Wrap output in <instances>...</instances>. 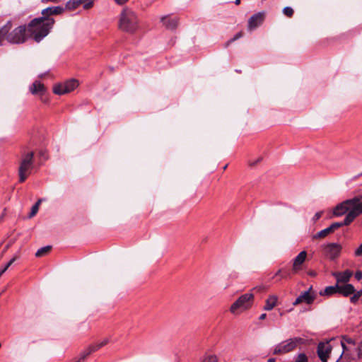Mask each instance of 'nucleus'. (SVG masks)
I'll list each match as a JSON object with an SVG mask.
<instances>
[{
	"instance_id": "20e7f679",
	"label": "nucleus",
	"mask_w": 362,
	"mask_h": 362,
	"mask_svg": "<svg viewBox=\"0 0 362 362\" xmlns=\"http://www.w3.org/2000/svg\"><path fill=\"white\" fill-rule=\"evenodd\" d=\"M34 155L33 151L23 150L21 153L18 169L19 182L21 183L25 181L34 168Z\"/></svg>"
},
{
	"instance_id": "473e14b6",
	"label": "nucleus",
	"mask_w": 362,
	"mask_h": 362,
	"mask_svg": "<svg viewBox=\"0 0 362 362\" xmlns=\"http://www.w3.org/2000/svg\"><path fill=\"white\" fill-rule=\"evenodd\" d=\"M354 255L356 257H361L362 256V243L360 245V246L355 250Z\"/></svg>"
},
{
	"instance_id": "f8f14e48",
	"label": "nucleus",
	"mask_w": 362,
	"mask_h": 362,
	"mask_svg": "<svg viewBox=\"0 0 362 362\" xmlns=\"http://www.w3.org/2000/svg\"><path fill=\"white\" fill-rule=\"evenodd\" d=\"M264 12H259L252 16L248 20V29L252 30L260 25L264 21Z\"/></svg>"
},
{
	"instance_id": "58836bf2",
	"label": "nucleus",
	"mask_w": 362,
	"mask_h": 362,
	"mask_svg": "<svg viewBox=\"0 0 362 362\" xmlns=\"http://www.w3.org/2000/svg\"><path fill=\"white\" fill-rule=\"evenodd\" d=\"M60 0H42V3H48V2H52V3H57Z\"/></svg>"
},
{
	"instance_id": "2f4dec72",
	"label": "nucleus",
	"mask_w": 362,
	"mask_h": 362,
	"mask_svg": "<svg viewBox=\"0 0 362 362\" xmlns=\"http://www.w3.org/2000/svg\"><path fill=\"white\" fill-rule=\"evenodd\" d=\"M322 214H323V211L317 212L313 217V222H316L317 220H319L321 218Z\"/></svg>"
},
{
	"instance_id": "f704fd0d",
	"label": "nucleus",
	"mask_w": 362,
	"mask_h": 362,
	"mask_svg": "<svg viewBox=\"0 0 362 362\" xmlns=\"http://www.w3.org/2000/svg\"><path fill=\"white\" fill-rule=\"evenodd\" d=\"M341 341H344V343H347V344H354V341L353 339H351V338H348V337H344L342 340Z\"/></svg>"
},
{
	"instance_id": "de8ad7c7",
	"label": "nucleus",
	"mask_w": 362,
	"mask_h": 362,
	"mask_svg": "<svg viewBox=\"0 0 362 362\" xmlns=\"http://www.w3.org/2000/svg\"><path fill=\"white\" fill-rule=\"evenodd\" d=\"M233 277H234V278H237V277H238V274H237L236 273H235V274H234Z\"/></svg>"
},
{
	"instance_id": "ddd939ff",
	"label": "nucleus",
	"mask_w": 362,
	"mask_h": 362,
	"mask_svg": "<svg viewBox=\"0 0 362 362\" xmlns=\"http://www.w3.org/2000/svg\"><path fill=\"white\" fill-rule=\"evenodd\" d=\"M312 290V286L309 288V289L306 291L303 292L293 302V305H296L301 303H306L307 304H311L315 300V295H312L310 291Z\"/></svg>"
},
{
	"instance_id": "393cba45",
	"label": "nucleus",
	"mask_w": 362,
	"mask_h": 362,
	"mask_svg": "<svg viewBox=\"0 0 362 362\" xmlns=\"http://www.w3.org/2000/svg\"><path fill=\"white\" fill-rule=\"evenodd\" d=\"M354 295L350 298V301L352 303H356L360 298L361 296H362V290H360L357 292H354L353 293Z\"/></svg>"
},
{
	"instance_id": "6ab92c4d",
	"label": "nucleus",
	"mask_w": 362,
	"mask_h": 362,
	"mask_svg": "<svg viewBox=\"0 0 362 362\" xmlns=\"http://www.w3.org/2000/svg\"><path fill=\"white\" fill-rule=\"evenodd\" d=\"M161 21L168 29L173 30L177 26V19L175 18L163 17Z\"/></svg>"
},
{
	"instance_id": "7c9ffc66",
	"label": "nucleus",
	"mask_w": 362,
	"mask_h": 362,
	"mask_svg": "<svg viewBox=\"0 0 362 362\" xmlns=\"http://www.w3.org/2000/svg\"><path fill=\"white\" fill-rule=\"evenodd\" d=\"M202 362H217V358L214 356H210L205 358Z\"/></svg>"
},
{
	"instance_id": "9b49d317",
	"label": "nucleus",
	"mask_w": 362,
	"mask_h": 362,
	"mask_svg": "<svg viewBox=\"0 0 362 362\" xmlns=\"http://www.w3.org/2000/svg\"><path fill=\"white\" fill-rule=\"evenodd\" d=\"M307 257L306 251H301L293 260L292 273L298 274L303 269V265Z\"/></svg>"
},
{
	"instance_id": "423d86ee",
	"label": "nucleus",
	"mask_w": 362,
	"mask_h": 362,
	"mask_svg": "<svg viewBox=\"0 0 362 362\" xmlns=\"http://www.w3.org/2000/svg\"><path fill=\"white\" fill-rule=\"evenodd\" d=\"M254 295L251 293L240 296L230 306V311L236 314L249 309L253 303Z\"/></svg>"
},
{
	"instance_id": "f03ea898",
	"label": "nucleus",
	"mask_w": 362,
	"mask_h": 362,
	"mask_svg": "<svg viewBox=\"0 0 362 362\" xmlns=\"http://www.w3.org/2000/svg\"><path fill=\"white\" fill-rule=\"evenodd\" d=\"M54 24V18H35L28 25V35L39 42L46 37Z\"/></svg>"
},
{
	"instance_id": "a211bd4d",
	"label": "nucleus",
	"mask_w": 362,
	"mask_h": 362,
	"mask_svg": "<svg viewBox=\"0 0 362 362\" xmlns=\"http://www.w3.org/2000/svg\"><path fill=\"white\" fill-rule=\"evenodd\" d=\"M355 292L354 286L350 284H346L344 285L339 284L338 293L343 295L344 296H349Z\"/></svg>"
},
{
	"instance_id": "c756f323",
	"label": "nucleus",
	"mask_w": 362,
	"mask_h": 362,
	"mask_svg": "<svg viewBox=\"0 0 362 362\" xmlns=\"http://www.w3.org/2000/svg\"><path fill=\"white\" fill-rule=\"evenodd\" d=\"M243 36V33L242 32H239L233 38H231L227 43H226V46H228L230 43H231L232 42H234L235 40H237L238 39L240 38L241 37Z\"/></svg>"
},
{
	"instance_id": "aec40b11",
	"label": "nucleus",
	"mask_w": 362,
	"mask_h": 362,
	"mask_svg": "<svg viewBox=\"0 0 362 362\" xmlns=\"http://www.w3.org/2000/svg\"><path fill=\"white\" fill-rule=\"evenodd\" d=\"M12 28V23L8 21L1 29H0V46L3 45L4 40L6 39V35Z\"/></svg>"
},
{
	"instance_id": "1a4fd4ad",
	"label": "nucleus",
	"mask_w": 362,
	"mask_h": 362,
	"mask_svg": "<svg viewBox=\"0 0 362 362\" xmlns=\"http://www.w3.org/2000/svg\"><path fill=\"white\" fill-rule=\"evenodd\" d=\"M321 247L324 255L331 260L337 258L341 250V245L336 243L324 244Z\"/></svg>"
},
{
	"instance_id": "412c9836",
	"label": "nucleus",
	"mask_w": 362,
	"mask_h": 362,
	"mask_svg": "<svg viewBox=\"0 0 362 362\" xmlns=\"http://www.w3.org/2000/svg\"><path fill=\"white\" fill-rule=\"evenodd\" d=\"M339 284H336L334 286H330L326 287L324 290L320 292V296H332L335 293H338Z\"/></svg>"
},
{
	"instance_id": "79ce46f5",
	"label": "nucleus",
	"mask_w": 362,
	"mask_h": 362,
	"mask_svg": "<svg viewBox=\"0 0 362 362\" xmlns=\"http://www.w3.org/2000/svg\"><path fill=\"white\" fill-rule=\"evenodd\" d=\"M267 317V314L266 313H262L260 316H259V320H264Z\"/></svg>"
},
{
	"instance_id": "6e6552de",
	"label": "nucleus",
	"mask_w": 362,
	"mask_h": 362,
	"mask_svg": "<svg viewBox=\"0 0 362 362\" xmlns=\"http://www.w3.org/2000/svg\"><path fill=\"white\" fill-rule=\"evenodd\" d=\"M78 86L77 80L71 79L62 83L56 84L53 87V92L57 95H63L74 90Z\"/></svg>"
},
{
	"instance_id": "ea45409f",
	"label": "nucleus",
	"mask_w": 362,
	"mask_h": 362,
	"mask_svg": "<svg viewBox=\"0 0 362 362\" xmlns=\"http://www.w3.org/2000/svg\"><path fill=\"white\" fill-rule=\"evenodd\" d=\"M261 160H262V158H261V157H259L257 160H255V161H254V162H250V165H252H252H256L257 163H259Z\"/></svg>"
},
{
	"instance_id": "4c0bfd02",
	"label": "nucleus",
	"mask_w": 362,
	"mask_h": 362,
	"mask_svg": "<svg viewBox=\"0 0 362 362\" xmlns=\"http://www.w3.org/2000/svg\"><path fill=\"white\" fill-rule=\"evenodd\" d=\"M118 5H123L127 3L129 0H114Z\"/></svg>"
},
{
	"instance_id": "cd10ccee",
	"label": "nucleus",
	"mask_w": 362,
	"mask_h": 362,
	"mask_svg": "<svg viewBox=\"0 0 362 362\" xmlns=\"http://www.w3.org/2000/svg\"><path fill=\"white\" fill-rule=\"evenodd\" d=\"M16 258H12L6 265L5 267L0 270V277L1 275L8 269V268L16 261Z\"/></svg>"
},
{
	"instance_id": "c03bdc74",
	"label": "nucleus",
	"mask_w": 362,
	"mask_h": 362,
	"mask_svg": "<svg viewBox=\"0 0 362 362\" xmlns=\"http://www.w3.org/2000/svg\"><path fill=\"white\" fill-rule=\"evenodd\" d=\"M42 199H38V201L35 204H37V206L39 207L40 206V204H41Z\"/></svg>"
},
{
	"instance_id": "37998d69",
	"label": "nucleus",
	"mask_w": 362,
	"mask_h": 362,
	"mask_svg": "<svg viewBox=\"0 0 362 362\" xmlns=\"http://www.w3.org/2000/svg\"><path fill=\"white\" fill-rule=\"evenodd\" d=\"M281 269H280L276 272V273L274 274V276L272 278H274L275 276H279L281 274Z\"/></svg>"
},
{
	"instance_id": "e433bc0d",
	"label": "nucleus",
	"mask_w": 362,
	"mask_h": 362,
	"mask_svg": "<svg viewBox=\"0 0 362 362\" xmlns=\"http://www.w3.org/2000/svg\"><path fill=\"white\" fill-rule=\"evenodd\" d=\"M341 347H342V349H343V351H342V353L341 354V355L339 356V357L338 358H339V359L342 357V355H343L344 352L346 350V346L345 343H344V341H341Z\"/></svg>"
},
{
	"instance_id": "c9c22d12",
	"label": "nucleus",
	"mask_w": 362,
	"mask_h": 362,
	"mask_svg": "<svg viewBox=\"0 0 362 362\" xmlns=\"http://www.w3.org/2000/svg\"><path fill=\"white\" fill-rule=\"evenodd\" d=\"M86 360L85 356L82 354V353L80 354L79 357L76 359L75 362H84Z\"/></svg>"
},
{
	"instance_id": "4be33fe9",
	"label": "nucleus",
	"mask_w": 362,
	"mask_h": 362,
	"mask_svg": "<svg viewBox=\"0 0 362 362\" xmlns=\"http://www.w3.org/2000/svg\"><path fill=\"white\" fill-rule=\"evenodd\" d=\"M277 299H278L277 297L275 296H269L266 300V303L264 307V309L265 310H272L275 307V305L277 303Z\"/></svg>"
},
{
	"instance_id": "b1692460",
	"label": "nucleus",
	"mask_w": 362,
	"mask_h": 362,
	"mask_svg": "<svg viewBox=\"0 0 362 362\" xmlns=\"http://www.w3.org/2000/svg\"><path fill=\"white\" fill-rule=\"evenodd\" d=\"M52 247L49 245L40 248L35 253L37 257H41L47 255L51 250Z\"/></svg>"
},
{
	"instance_id": "a18cd8bd",
	"label": "nucleus",
	"mask_w": 362,
	"mask_h": 362,
	"mask_svg": "<svg viewBox=\"0 0 362 362\" xmlns=\"http://www.w3.org/2000/svg\"><path fill=\"white\" fill-rule=\"evenodd\" d=\"M240 0H235V4L236 5L240 4Z\"/></svg>"
},
{
	"instance_id": "39448f33",
	"label": "nucleus",
	"mask_w": 362,
	"mask_h": 362,
	"mask_svg": "<svg viewBox=\"0 0 362 362\" xmlns=\"http://www.w3.org/2000/svg\"><path fill=\"white\" fill-rule=\"evenodd\" d=\"M304 339L300 337H293L276 344L273 351L275 355H283L293 351L298 344H303Z\"/></svg>"
},
{
	"instance_id": "a878e982",
	"label": "nucleus",
	"mask_w": 362,
	"mask_h": 362,
	"mask_svg": "<svg viewBox=\"0 0 362 362\" xmlns=\"http://www.w3.org/2000/svg\"><path fill=\"white\" fill-rule=\"evenodd\" d=\"M283 13L287 17L291 18L294 13V11L291 7L286 6L283 9Z\"/></svg>"
},
{
	"instance_id": "4468645a",
	"label": "nucleus",
	"mask_w": 362,
	"mask_h": 362,
	"mask_svg": "<svg viewBox=\"0 0 362 362\" xmlns=\"http://www.w3.org/2000/svg\"><path fill=\"white\" fill-rule=\"evenodd\" d=\"M64 8L61 6H51L46 8L42 11V16L47 18H52V15H59L64 11Z\"/></svg>"
},
{
	"instance_id": "a19ab883",
	"label": "nucleus",
	"mask_w": 362,
	"mask_h": 362,
	"mask_svg": "<svg viewBox=\"0 0 362 362\" xmlns=\"http://www.w3.org/2000/svg\"><path fill=\"white\" fill-rule=\"evenodd\" d=\"M308 274H309L310 276H315L317 274H316V272H314V271H310V272H308Z\"/></svg>"
},
{
	"instance_id": "7ed1b4c3",
	"label": "nucleus",
	"mask_w": 362,
	"mask_h": 362,
	"mask_svg": "<svg viewBox=\"0 0 362 362\" xmlns=\"http://www.w3.org/2000/svg\"><path fill=\"white\" fill-rule=\"evenodd\" d=\"M118 26L124 32L134 33L139 28L137 14L131 8H124L119 15Z\"/></svg>"
},
{
	"instance_id": "f3484780",
	"label": "nucleus",
	"mask_w": 362,
	"mask_h": 362,
	"mask_svg": "<svg viewBox=\"0 0 362 362\" xmlns=\"http://www.w3.org/2000/svg\"><path fill=\"white\" fill-rule=\"evenodd\" d=\"M29 90L33 95L42 96L46 91V88L41 82L35 81L30 86Z\"/></svg>"
},
{
	"instance_id": "72a5a7b5",
	"label": "nucleus",
	"mask_w": 362,
	"mask_h": 362,
	"mask_svg": "<svg viewBox=\"0 0 362 362\" xmlns=\"http://www.w3.org/2000/svg\"><path fill=\"white\" fill-rule=\"evenodd\" d=\"M355 278L360 281L362 279V272L358 270L355 273Z\"/></svg>"
},
{
	"instance_id": "2eb2a0df",
	"label": "nucleus",
	"mask_w": 362,
	"mask_h": 362,
	"mask_svg": "<svg viewBox=\"0 0 362 362\" xmlns=\"http://www.w3.org/2000/svg\"><path fill=\"white\" fill-rule=\"evenodd\" d=\"M352 274V272L349 269H346L343 272L332 273V276L336 279L337 284H339L340 283L346 284L349 281Z\"/></svg>"
},
{
	"instance_id": "f257e3e1",
	"label": "nucleus",
	"mask_w": 362,
	"mask_h": 362,
	"mask_svg": "<svg viewBox=\"0 0 362 362\" xmlns=\"http://www.w3.org/2000/svg\"><path fill=\"white\" fill-rule=\"evenodd\" d=\"M346 216L341 222H334L329 227L332 232L344 226H349L355 218L362 214V196H356L337 204L333 209L335 216Z\"/></svg>"
},
{
	"instance_id": "c85d7f7f",
	"label": "nucleus",
	"mask_w": 362,
	"mask_h": 362,
	"mask_svg": "<svg viewBox=\"0 0 362 362\" xmlns=\"http://www.w3.org/2000/svg\"><path fill=\"white\" fill-rule=\"evenodd\" d=\"M38 209H39V207L37 206V204H34L33 206H32V209H31V211H30V213L29 214V218H32L34 216H35V214L37 213L38 211Z\"/></svg>"
},
{
	"instance_id": "49530a36",
	"label": "nucleus",
	"mask_w": 362,
	"mask_h": 362,
	"mask_svg": "<svg viewBox=\"0 0 362 362\" xmlns=\"http://www.w3.org/2000/svg\"><path fill=\"white\" fill-rule=\"evenodd\" d=\"M274 358H269L268 360V362H274Z\"/></svg>"
},
{
	"instance_id": "bb28decb",
	"label": "nucleus",
	"mask_w": 362,
	"mask_h": 362,
	"mask_svg": "<svg viewBox=\"0 0 362 362\" xmlns=\"http://www.w3.org/2000/svg\"><path fill=\"white\" fill-rule=\"evenodd\" d=\"M295 362H308V356L304 353L299 354Z\"/></svg>"
},
{
	"instance_id": "5701e85b",
	"label": "nucleus",
	"mask_w": 362,
	"mask_h": 362,
	"mask_svg": "<svg viewBox=\"0 0 362 362\" xmlns=\"http://www.w3.org/2000/svg\"><path fill=\"white\" fill-rule=\"evenodd\" d=\"M331 233H332V231H331L329 227H327V228L323 229V230L319 231L318 233H317L316 234L313 235V239L323 238L326 237L327 235H328Z\"/></svg>"
},
{
	"instance_id": "0eeeda50",
	"label": "nucleus",
	"mask_w": 362,
	"mask_h": 362,
	"mask_svg": "<svg viewBox=\"0 0 362 362\" xmlns=\"http://www.w3.org/2000/svg\"><path fill=\"white\" fill-rule=\"evenodd\" d=\"M28 30L25 25H20L6 35V40L12 44H21L25 42Z\"/></svg>"
},
{
	"instance_id": "9d476101",
	"label": "nucleus",
	"mask_w": 362,
	"mask_h": 362,
	"mask_svg": "<svg viewBox=\"0 0 362 362\" xmlns=\"http://www.w3.org/2000/svg\"><path fill=\"white\" fill-rule=\"evenodd\" d=\"M81 4H83L84 9L88 10L93 6V0H69L65 6V8L69 11H74Z\"/></svg>"
},
{
	"instance_id": "dca6fc26",
	"label": "nucleus",
	"mask_w": 362,
	"mask_h": 362,
	"mask_svg": "<svg viewBox=\"0 0 362 362\" xmlns=\"http://www.w3.org/2000/svg\"><path fill=\"white\" fill-rule=\"evenodd\" d=\"M108 343V340L107 339L103 340L102 341L97 343L95 344H91L88 346L83 351H82V354L85 356L86 358L91 354L92 353L96 351L101 347L104 346Z\"/></svg>"
}]
</instances>
